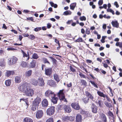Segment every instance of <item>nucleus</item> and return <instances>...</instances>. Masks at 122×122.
Returning <instances> with one entry per match:
<instances>
[{
  "instance_id": "9",
  "label": "nucleus",
  "mask_w": 122,
  "mask_h": 122,
  "mask_svg": "<svg viewBox=\"0 0 122 122\" xmlns=\"http://www.w3.org/2000/svg\"><path fill=\"white\" fill-rule=\"evenodd\" d=\"M92 112L94 113H96L97 111L98 108L97 106L93 103L92 104L91 107Z\"/></svg>"
},
{
  "instance_id": "6",
  "label": "nucleus",
  "mask_w": 122,
  "mask_h": 122,
  "mask_svg": "<svg viewBox=\"0 0 122 122\" xmlns=\"http://www.w3.org/2000/svg\"><path fill=\"white\" fill-rule=\"evenodd\" d=\"M71 106L73 108L77 110H79L80 108V107L77 102L76 103L74 102L72 103Z\"/></svg>"
},
{
  "instance_id": "63",
  "label": "nucleus",
  "mask_w": 122,
  "mask_h": 122,
  "mask_svg": "<svg viewBox=\"0 0 122 122\" xmlns=\"http://www.w3.org/2000/svg\"><path fill=\"white\" fill-rule=\"evenodd\" d=\"M107 99L109 102H110L111 101L110 99L106 95V97Z\"/></svg>"
},
{
  "instance_id": "46",
  "label": "nucleus",
  "mask_w": 122,
  "mask_h": 122,
  "mask_svg": "<svg viewBox=\"0 0 122 122\" xmlns=\"http://www.w3.org/2000/svg\"><path fill=\"white\" fill-rule=\"evenodd\" d=\"M53 119L52 118H50L48 119L46 122H53Z\"/></svg>"
},
{
  "instance_id": "44",
  "label": "nucleus",
  "mask_w": 122,
  "mask_h": 122,
  "mask_svg": "<svg viewBox=\"0 0 122 122\" xmlns=\"http://www.w3.org/2000/svg\"><path fill=\"white\" fill-rule=\"evenodd\" d=\"M41 27H36L34 29V30L36 32L40 30H41Z\"/></svg>"
},
{
  "instance_id": "12",
  "label": "nucleus",
  "mask_w": 122,
  "mask_h": 122,
  "mask_svg": "<svg viewBox=\"0 0 122 122\" xmlns=\"http://www.w3.org/2000/svg\"><path fill=\"white\" fill-rule=\"evenodd\" d=\"M82 120V117L81 115L79 114H77L76 117V122H81Z\"/></svg>"
},
{
  "instance_id": "60",
  "label": "nucleus",
  "mask_w": 122,
  "mask_h": 122,
  "mask_svg": "<svg viewBox=\"0 0 122 122\" xmlns=\"http://www.w3.org/2000/svg\"><path fill=\"white\" fill-rule=\"evenodd\" d=\"M115 13L116 15H119L120 14V13L117 10L116 11Z\"/></svg>"
},
{
  "instance_id": "13",
  "label": "nucleus",
  "mask_w": 122,
  "mask_h": 122,
  "mask_svg": "<svg viewBox=\"0 0 122 122\" xmlns=\"http://www.w3.org/2000/svg\"><path fill=\"white\" fill-rule=\"evenodd\" d=\"M64 108L65 111L67 113H70L71 110L70 107L67 105H65L64 107Z\"/></svg>"
},
{
  "instance_id": "61",
  "label": "nucleus",
  "mask_w": 122,
  "mask_h": 122,
  "mask_svg": "<svg viewBox=\"0 0 122 122\" xmlns=\"http://www.w3.org/2000/svg\"><path fill=\"white\" fill-rule=\"evenodd\" d=\"M86 33L88 35L90 33V31L86 29Z\"/></svg>"
},
{
  "instance_id": "33",
  "label": "nucleus",
  "mask_w": 122,
  "mask_h": 122,
  "mask_svg": "<svg viewBox=\"0 0 122 122\" xmlns=\"http://www.w3.org/2000/svg\"><path fill=\"white\" fill-rule=\"evenodd\" d=\"M5 85L7 86H9L11 84V82L10 80H6L5 82Z\"/></svg>"
},
{
  "instance_id": "38",
  "label": "nucleus",
  "mask_w": 122,
  "mask_h": 122,
  "mask_svg": "<svg viewBox=\"0 0 122 122\" xmlns=\"http://www.w3.org/2000/svg\"><path fill=\"white\" fill-rule=\"evenodd\" d=\"M104 104L107 107L110 108L112 107L111 104L109 103H108L107 102H104Z\"/></svg>"
},
{
  "instance_id": "21",
  "label": "nucleus",
  "mask_w": 122,
  "mask_h": 122,
  "mask_svg": "<svg viewBox=\"0 0 122 122\" xmlns=\"http://www.w3.org/2000/svg\"><path fill=\"white\" fill-rule=\"evenodd\" d=\"M53 77L54 79L55 80L58 82L59 81L60 79L58 75L56 74H55L53 75Z\"/></svg>"
},
{
  "instance_id": "2",
  "label": "nucleus",
  "mask_w": 122,
  "mask_h": 122,
  "mask_svg": "<svg viewBox=\"0 0 122 122\" xmlns=\"http://www.w3.org/2000/svg\"><path fill=\"white\" fill-rule=\"evenodd\" d=\"M63 90H60L58 93V95L59 98L61 101H64L65 102H67V101L66 99L65 98V97L64 94L63 93Z\"/></svg>"
},
{
  "instance_id": "29",
  "label": "nucleus",
  "mask_w": 122,
  "mask_h": 122,
  "mask_svg": "<svg viewBox=\"0 0 122 122\" xmlns=\"http://www.w3.org/2000/svg\"><path fill=\"white\" fill-rule=\"evenodd\" d=\"M97 93L99 96L101 97H106V95H105L103 93L101 92L98 91L97 92Z\"/></svg>"
},
{
  "instance_id": "8",
  "label": "nucleus",
  "mask_w": 122,
  "mask_h": 122,
  "mask_svg": "<svg viewBox=\"0 0 122 122\" xmlns=\"http://www.w3.org/2000/svg\"><path fill=\"white\" fill-rule=\"evenodd\" d=\"M43 115V112L41 110H39L36 112V115L37 118L39 119L41 118Z\"/></svg>"
},
{
  "instance_id": "37",
  "label": "nucleus",
  "mask_w": 122,
  "mask_h": 122,
  "mask_svg": "<svg viewBox=\"0 0 122 122\" xmlns=\"http://www.w3.org/2000/svg\"><path fill=\"white\" fill-rule=\"evenodd\" d=\"M69 117L68 116H65L62 118V120L63 121H67L69 120Z\"/></svg>"
},
{
  "instance_id": "23",
  "label": "nucleus",
  "mask_w": 122,
  "mask_h": 122,
  "mask_svg": "<svg viewBox=\"0 0 122 122\" xmlns=\"http://www.w3.org/2000/svg\"><path fill=\"white\" fill-rule=\"evenodd\" d=\"M55 82L52 80H49L48 81V84L51 86H53L55 84Z\"/></svg>"
},
{
  "instance_id": "17",
  "label": "nucleus",
  "mask_w": 122,
  "mask_h": 122,
  "mask_svg": "<svg viewBox=\"0 0 122 122\" xmlns=\"http://www.w3.org/2000/svg\"><path fill=\"white\" fill-rule=\"evenodd\" d=\"M31 83L33 85L36 86H37V80L34 78L31 79L30 81Z\"/></svg>"
},
{
  "instance_id": "10",
  "label": "nucleus",
  "mask_w": 122,
  "mask_h": 122,
  "mask_svg": "<svg viewBox=\"0 0 122 122\" xmlns=\"http://www.w3.org/2000/svg\"><path fill=\"white\" fill-rule=\"evenodd\" d=\"M45 74L47 76H50L52 73V69L51 68L45 69Z\"/></svg>"
},
{
  "instance_id": "15",
  "label": "nucleus",
  "mask_w": 122,
  "mask_h": 122,
  "mask_svg": "<svg viewBox=\"0 0 122 122\" xmlns=\"http://www.w3.org/2000/svg\"><path fill=\"white\" fill-rule=\"evenodd\" d=\"M14 73L13 71H7L6 72L5 75L6 76L9 77L11 75H13Z\"/></svg>"
},
{
  "instance_id": "24",
  "label": "nucleus",
  "mask_w": 122,
  "mask_h": 122,
  "mask_svg": "<svg viewBox=\"0 0 122 122\" xmlns=\"http://www.w3.org/2000/svg\"><path fill=\"white\" fill-rule=\"evenodd\" d=\"M15 81L16 82L20 83L21 81V77L20 76H16L15 78Z\"/></svg>"
},
{
  "instance_id": "11",
  "label": "nucleus",
  "mask_w": 122,
  "mask_h": 122,
  "mask_svg": "<svg viewBox=\"0 0 122 122\" xmlns=\"http://www.w3.org/2000/svg\"><path fill=\"white\" fill-rule=\"evenodd\" d=\"M48 102L46 99H44L42 102V107H45L48 106Z\"/></svg>"
},
{
  "instance_id": "45",
  "label": "nucleus",
  "mask_w": 122,
  "mask_h": 122,
  "mask_svg": "<svg viewBox=\"0 0 122 122\" xmlns=\"http://www.w3.org/2000/svg\"><path fill=\"white\" fill-rule=\"evenodd\" d=\"M80 19L81 21H85L86 20V18L85 16H83L81 17L80 18Z\"/></svg>"
},
{
  "instance_id": "3",
  "label": "nucleus",
  "mask_w": 122,
  "mask_h": 122,
  "mask_svg": "<svg viewBox=\"0 0 122 122\" xmlns=\"http://www.w3.org/2000/svg\"><path fill=\"white\" fill-rule=\"evenodd\" d=\"M54 111L55 107L54 106H52L47 109L46 113L47 115L51 116L54 114Z\"/></svg>"
},
{
  "instance_id": "50",
  "label": "nucleus",
  "mask_w": 122,
  "mask_h": 122,
  "mask_svg": "<svg viewBox=\"0 0 122 122\" xmlns=\"http://www.w3.org/2000/svg\"><path fill=\"white\" fill-rule=\"evenodd\" d=\"M108 115L110 116L111 117H113V115L112 112L109 111L108 112Z\"/></svg>"
},
{
  "instance_id": "34",
  "label": "nucleus",
  "mask_w": 122,
  "mask_h": 122,
  "mask_svg": "<svg viewBox=\"0 0 122 122\" xmlns=\"http://www.w3.org/2000/svg\"><path fill=\"white\" fill-rule=\"evenodd\" d=\"M97 104L99 105V106L101 107H102V104H103L101 100H98L96 102Z\"/></svg>"
},
{
  "instance_id": "57",
  "label": "nucleus",
  "mask_w": 122,
  "mask_h": 122,
  "mask_svg": "<svg viewBox=\"0 0 122 122\" xmlns=\"http://www.w3.org/2000/svg\"><path fill=\"white\" fill-rule=\"evenodd\" d=\"M115 6L117 8L119 7V5L117 1H115Z\"/></svg>"
},
{
  "instance_id": "36",
  "label": "nucleus",
  "mask_w": 122,
  "mask_h": 122,
  "mask_svg": "<svg viewBox=\"0 0 122 122\" xmlns=\"http://www.w3.org/2000/svg\"><path fill=\"white\" fill-rule=\"evenodd\" d=\"M71 12L70 11H67L64 12L63 14L64 15H70L71 14Z\"/></svg>"
},
{
  "instance_id": "35",
  "label": "nucleus",
  "mask_w": 122,
  "mask_h": 122,
  "mask_svg": "<svg viewBox=\"0 0 122 122\" xmlns=\"http://www.w3.org/2000/svg\"><path fill=\"white\" fill-rule=\"evenodd\" d=\"M50 4L51 5V6L52 7H53L55 8H56L57 7V5L56 4H54L52 1L50 2Z\"/></svg>"
},
{
  "instance_id": "7",
  "label": "nucleus",
  "mask_w": 122,
  "mask_h": 122,
  "mask_svg": "<svg viewBox=\"0 0 122 122\" xmlns=\"http://www.w3.org/2000/svg\"><path fill=\"white\" fill-rule=\"evenodd\" d=\"M43 86L44 85V81L42 78H39L37 80V85Z\"/></svg>"
},
{
  "instance_id": "40",
  "label": "nucleus",
  "mask_w": 122,
  "mask_h": 122,
  "mask_svg": "<svg viewBox=\"0 0 122 122\" xmlns=\"http://www.w3.org/2000/svg\"><path fill=\"white\" fill-rule=\"evenodd\" d=\"M119 27V23L117 20H115V27L118 28Z\"/></svg>"
},
{
  "instance_id": "47",
  "label": "nucleus",
  "mask_w": 122,
  "mask_h": 122,
  "mask_svg": "<svg viewBox=\"0 0 122 122\" xmlns=\"http://www.w3.org/2000/svg\"><path fill=\"white\" fill-rule=\"evenodd\" d=\"M81 82L83 85L85 86L86 85L87 83L85 81L83 80H81Z\"/></svg>"
},
{
  "instance_id": "25",
  "label": "nucleus",
  "mask_w": 122,
  "mask_h": 122,
  "mask_svg": "<svg viewBox=\"0 0 122 122\" xmlns=\"http://www.w3.org/2000/svg\"><path fill=\"white\" fill-rule=\"evenodd\" d=\"M76 5V3H73L71 4L70 5V8L71 9L73 10Z\"/></svg>"
},
{
  "instance_id": "18",
  "label": "nucleus",
  "mask_w": 122,
  "mask_h": 122,
  "mask_svg": "<svg viewBox=\"0 0 122 122\" xmlns=\"http://www.w3.org/2000/svg\"><path fill=\"white\" fill-rule=\"evenodd\" d=\"M81 113L85 117H86L90 116V114L88 112L82 111Z\"/></svg>"
},
{
  "instance_id": "62",
  "label": "nucleus",
  "mask_w": 122,
  "mask_h": 122,
  "mask_svg": "<svg viewBox=\"0 0 122 122\" xmlns=\"http://www.w3.org/2000/svg\"><path fill=\"white\" fill-rule=\"evenodd\" d=\"M103 66L104 67H105V68H107L108 66L107 65V64L105 63H104L103 64Z\"/></svg>"
},
{
  "instance_id": "39",
  "label": "nucleus",
  "mask_w": 122,
  "mask_h": 122,
  "mask_svg": "<svg viewBox=\"0 0 122 122\" xmlns=\"http://www.w3.org/2000/svg\"><path fill=\"white\" fill-rule=\"evenodd\" d=\"M42 60L44 63H47L49 64H50L49 62L48 61L47 59L46 58H43L42 59Z\"/></svg>"
},
{
  "instance_id": "28",
  "label": "nucleus",
  "mask_w": 122,
  "mask_h": 122,
  "mask_svg": "<svg viewBox=\"0 0 122 122\" xmlns=\"http://www.w3.org/2000/svg\"><path fill=\"white\" fill-rule=\"evenodd\" d=\"M115 45L117 46H119L122 49V42H117Z\"/></svg>"
},
{
  "instance_id": "55",
  "label": "nucleus",
  "mask_w": 122,
  "mask_h": 122,
  "mask_svg": "<svg viewBox=\"0 0 122 122\" xmlns=\"http://www.w3.org/2000/svg\"><path fill=\"white\" fill-rule=\"evenodd\" d=\"M7 50L8 51L10 50H15V49L14 48L12 47H9L7 48Z\"/></svg>"
},
{
  "instance_id": "27",
  "label": "nucleus",
  "mask_w": 122,
  "mask_h": 122,
  "mask_svg": "<svg viewBox=\"0 0 122 122\" xmlns=\"http://www.w3.org/2000/svg\"><path fill=\"white\" fill-rule=\"evenodd\" d=\"M51 99V101L54 104H56L57 103L58 98L56 97H55V96L52 97Z\"/></svg>"
},
{
  "instance_id": "20",
  "label": "nucleus",
  "mask_w": 122,
  "mask_h": 122,
  "mask_svg": "<svg viewBox=\"0 0 122 122\" xmlns=\"http://www.w3.org/2000/svg\"><path fill=\"white\" fill-rule=\"evenodd\" d=\"M32 71V70H29L25 73V76L26 77L30 76L31 75Z\"/></svg>"
},
{
  "instance_id": "14",
  "label": "nucleus",
  "mask_w": 122,
  "mask_h": 122,
  "mask_svg": "<svg viewBox=\"0 0 122 122\" xmlns=\"http://www.w3.org/2000/svg\"><path fill=\"white\" fill-rule=\"evenodd\" d=\"M41 101L40 98L39 97L36 98L34 100L33 103L38 106Z\"/></svg>"
},
{
  "instance_id": "64",
  "label": "nucleus",
  "mask_w": 122,
  "mask_h": 122,
  "mask_svg": "<svg viewBox=\"0 0 122 122\" xmlns=\"http://www.w3.org/2000/svg\"><path fill=\"white\" fill-rule=\"evenodd\" d=\"M103 122H107V120L106 117L102 119Z\"/></svg>"
},
{
  "instance_id": "30",
  "label": "nucleus",
  "mask_w": 122,
  "mask_h": 122,
  "mask_svg": "<svg viewBox=\"0 0 122 122\" xmlns=\"http://www.w3.org/2000/svg\"><path fill=\"white\" fill-rule=\"evenodd\" d=\"M82 100H83V101L85 103H88V102L89 98L87 97H84L82 98Z\"/></svg>"
},
{
  "instance_id": "1",
  "label": "nucleus",
  "mask_w": 122,
  "mask_h": 122,
  "mask_svg": "<svg viewBox=\"0 0 122 122\" xmlns=\"http://www.w3.org/2000/svg\"><path fill=\"white\" fill-rule=\"evenodd\" d=\"M29 84L27 83L20 85L19 87V90L25 93V95L28 97H31L34 94V91L29 87Z\"/></svg>"
},
{
  "instance_id": "4",
  "label": "nucleus",
  "mask_w": 122,
  "mask_h": 122,
  "mask_svg": "<svg viewBox=\"0 0 122 122\" xmlns=\"http://www.w3.org/2000/svg\"><path fill=\"white\" fill-rule=\"evenodd\" d=\"M45 96L50 98V97L52 98L55 96L54 93L49 90H48L46 91L45 93Z\"/></svg>"
},
{
  "instance_id": "58",
  "label": "nucleus",
  "mask_w": 122,
  "mask_h": 122,
  "mask_svg": "<svg viewBox=\"0 0 122 122\" xmlns=\"http://www.w3.org/2000/svg\"><path fill=\"white\" fill-rule=\"evenodd\" d=\"M55 42L57 43L58 44V45L60 46V44L59 41L57 40L56 39H55Z\"/></svg>"
},
{
  "instance_id": "31",
  "label": "nucleus",
  "mask_w": 122,
  "mask_h": 122,
  "mask_svg": "<svg viewBox=\"0 0 122 122\" xmlns=\"http://www.w3.org/2000/svg\"><path fill=\"white\" fill-rule=\"evenodd\" d=\"M32 58L34 59H37L39 58V56L37 54L34 53L32 55Z\"/></svg>"
},
{
  "instance_id": "48",
  "label": "nucleus",
  "mask_w": 122,
  "mask_h": 122,
  "mask_svg": "<svg viewBox=\"0 0 122 122\" xmlns=\"http://www.w3.org/2000/svg\"><path fill=\"white\" fill-rule=\"evenodd\" d=\"M107 12H111L113 14H114V11L111 9H107Z\"/></svg>"
},
{
  "instance_id": "19",
  "label": "nucleus",
  "mask_w": 122,
  "mask_h": 122,
  "mask_svg": "<svg viewBox=\"0 0 122 122\" xmlns=\"http://www.w3.org/2000/svg\"><path fill=\"white\" fill-rule=\"evenodd\" d=\"M30 66L31 68L35 67L36 66V61L34 60H33L30 63Z\"/></svg>"
},
{
  "instance_id": "43",
  "label": "nucleus",
  "mask_w": 122,
  "mask_h": 122,
  "mask_svg": "<svg viewBox=\"0 0 122 122\" xmlns=\"http://www.w3.org/2000/svg\"><path fill=\"white\" fill-rule=\"evenodd\" d=\"M29 38L30 39L33 40L35 38V37L34 35H31L29 36Z\"/></svg>"
},
{
  "instance_id": "41",
  "label": "nucleus",
  "mask_w": 122,
  "mask_h": 122,
  "mask_svg": "<svg viewBox=\"0 0 122 122\" xmlns=\"http://www.w3.org/2000/svg\"><path fill=\"white\" fill-rule=\"evenodd\" d=\"M90 83L94 86L96 88H97L98 87L95 84V82L91 81H90Z\"/></svg>"
},
{
  "instance_id": "54",
  "label": "nucleus",
  "mask_w": 122,
  "mask_h": 122,
  "mask_svg": "<svg viewBox=\"0 0 122 122\" xmlns=\"http://www.w3.org/2000/svg\"><path fill=\"white\" fill-rule=\"evenodd\" d=\"M103 3V1L102 0H100L98 3V4L99 5H101Z\"/></svg>"
},
{
  "instance_id": "56",
  "label": "nucleus",
  "mask_w": 122,
  "mask_h": 122,
  "mask_svg": "<svg viewBox=\"0 0 122 122\" xmlns=\"http://www.w3.org/2000/svg\"><path fill=\"white\" fill-rule=\"evenodd\" d=\"M47 27L49 29L51 27V24L49 23H48L47 24Z\"/></svg>"
},
{
  "instance_id": "52",
  "label": "nucleus",
  "mask_w": 122,
  "mask_h": 122,
  "mask_svg": "<svg viewBox=\"0 0 122 122\" xmlns=\"http://www.w3.org/2000/svg\"><path fill=\"white\" fill-rule=\"evenodd\" d=\"M69 120L70 121H72L74 120V117H72L71 116H70L69 117Z\"/></svg>"
},
{
  "instance_id": "51",
  "label": "nucleus",
  "mask_w": 122,
  "mask_h": 122,
  "mask_svg": "<svg viewBox=\"0 0 122 122\" xmlns=\"http://www.w3.org/2000/svg\"><path fill=\"white\" fill-rule=\"evenodd\" d=\"M70 68L71 71L72 72H76V70L74 69L71 66H70Z\"/></svg>"
},
{
  "instance_id": "26",
  "label": "nucleus",
  "mask_w": 122,
  "mask_h": 122,
  "mask_svg": "<svg viewBox=\"0 0 122 122\" xmlns=\"http://www.w3.org/2000/svg\"><path fill=\"white\" fill-rule=\"evenodd\" d=\"M38 105L33 103V105L31 109L32 110L35 111H36L38 108Z\"/></svg>"
},
{
  "instance_id": "53",
  "label": "nucleus",
  "mask_w": 122,
  "mask_h": 122,
  "mask_svg": "<svg viewBox=\"0 0 122 122\" xmlns=\"http://www.w3.org/2000/svg\"><path fill=\"white\" fill-rule=\"evenodd\" d=\"M27 19L28 20H31V21L34 22V20L33 19L32 17H28L27 18Z\"/></svg>"
},
{
  "instance_id": "49",
  "label": "nucleus",
  "mask_w": 122,
  "mask_h": 122,
  "mask_svg": "<svg viewBox=\"0 0 122 122\" xmlns=\"http://www.w3.org/2000/svg\"><path fill=\"white\" fill-rule=\"evenodd\" d=\"M100 115L102 119L106 117L105 115L103 113H101L100 114Z\"/></svg>"
},
{
  "instance_id": "16",
  "label": "nucleus",
  "mask_w": 122,
  "mask_h": 122,
  "mask_svg": "<svg viewBox=\"0 0 122 122\" xmlns=\"http://www.w3.org/2000/svg\"><path fill=\"white\" fill-rule=\"evenodd\" d=\"M86 94L88 98H89L92 101H94V97L90 93L87 92H86Z\"/></svg>"
},
{
  "instance_id": "5",
  "label": "nucleus",
  "mask_w": 122,
  "mask_h": 122,
  "mask_svg": "<svg viewBox=\"0 0 122 122\" xmlns=\"http://www.w3.org/2000/svg\"><path fill=\"white\" fill-rule=\"evenodd\" d=\"M18 58L15 56H13L9 60V64L10 65H13L17 63Z\"/></svg>"
},
{
  "instance_id": "22",
  "label": "nucleus",
  "mask_w": 122,
  "mask_h": 122,
  "mask_svg": "<svg viewBox=\"0 0 122 122\" xmlns=\"http://www.w3.org/2000/svg\"><path fill=\"white\" fill-rule=\"evenodd\" d=\"M24 122H33V120L29 117H26L24 118Z\"/></svg>"
},
{
  "instance_id": "42",
  "label": "nucleus",
  "mask_w": 122,
  "mask_h": 122,
  "mask_svg": "<svg viewBox=\"0 0 122 122\" xmlns=\"http://www.w3.org/2000/svg\"><path fill=\"white\" fill-rule=\"evenodd\" d=\"M79 75L81 78H86L85 76L81 72H80L79 74Z\"/></svg>"
},
{
  "instance_id": "32",
  "label": "nucleus",
  "mask_w": 122,
  "mask_h": 122,
  "mask_svg": "<svg viewBox=\"0 0 122 122\" xmlns=\"http://www.w3.org/2000/svg\"><path fill=\"white\" fill-rule=\"evenodd\" d=\"M83 40L82 38L81 37H79L76 40L75 42H83Z\"/></svg>"
},
{
  "instance_id": "59",
  "label": "nucleus",
  "mask_w": 122,
  "mask_h": 122,
  "mask_svg": "<svg viewBox=\"0 0 122 122\" xmlns=\"http://www.w3.org/2000/svg\"><path fill=\"white\" fill-rule=\"evenodd\" d=\"M108 88L109 89L110 91V96H113V94L112 92V89L110 87H108Z\"/></svg>"
}]
</instances>
